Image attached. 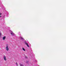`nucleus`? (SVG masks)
Segmentation results:
<instances>
[{
    "label": "nucleus",
    "mask_w": 66,
    "mask_h": 66,
    "mask_svg": "<svg viewBox=\"0 0 66 66\" xmlns=\"http://www.w3.org/2000/svg\"><path fill=\"white\" fill-rule=\"evenodd\" d=\"M1 16H0V18H1Z\"/></svg>",
    "instance_id": "nucleus-14"
},
{
    "label": "nucleus",
    "mask_w": 66,
    "mask_h": 66,
    "mask_svg": "<svg viewBox=\"0 0 66 66\" xmlns=\"http://www.w3.org/2000/svg\"><path fill=\"white\" fill-rule=\"evenodd\" d=\"M25 44L27 45V46L28 47H30V46H29V45H28V44L26 42H25Z\"/></svg>",
    "instance_id": "nucleus-3"
},
{
    "label": "nucleus",
    "mask_w": 66,
    "mask_h": 66,
    "mask_svg": "<svg viewBox=\"0 0 66 66\" xmlns=\"http://www.w3.org/2000/svg\"><path fill=\"white\" fill-rule=\"evenodd\" d=\"M6 38V37L4 36V37H3V40H5V39Z\"/></svg>",
    "instance_id": "nucleus-5"
},
{
    "label": "nucleus",
    "mask_w": 66,
    "mask_h": 66,
    "mask_svg": "<svg viewBox=\"0 0 66 66\" xmlns=\"http://www.w3.org/2000/svg\"><path fill=\"white\" fill-rule=\"evenodd\" d=\"M1 34H2V33L1 32L0 33V36H1Z\"/></svg>",
    "instance_id": "nucleus-9"
},
{
    "label": "nucleus",
    "mask_w": 66,
    "mask_h": 66,
    "mask_svg": "<svg viewBox=\"0 0 66 66\" xmlns=\"http://www.w3.org/2000/svg\"><path fill=\"white\" fill-rule=\"evenodd\" d=\"M3 58L5 61H6V57H5V55L4 56Z\"/></svg>",
    "instance_id": "nucleus-4"
},
{
    "label": "nucleus",
    "mask_w": 66,
    "mask_h": 66,
    "mask_svg": "<svg viewBox=\"0 0 66 66\" xmlns=\"http://www.w3.org/2000/svg\"><path fill=\"white\" fill-rule=\"evenodd\" d=\"M10 32H11V34L13 36L14 35H15V34L11 30L10 31Z\"/></svg>",
    "instance_id": "nucleus-1"
},
{
    "label": "nucleus",
    "mask_w": 66,
    "mask_h": 66,
    "mask_svg": "<svg viewBox=\"0 0 66 66\" xmlns=\"http://www.w3.org/2000/svg\"><path fill=\"white\" fill-rule=\"evenodd\" d=\"M22 50H23L24 51H25V49H24V48H22Z\"/></svg>",
    "instance_id": "nucleus-8"
},
{
    "label": "nucleus",
    "mask_w": 66,
    "mask_h": 66,
    "mask_svg": "<svg viewBox=\"0 0 66 66\" xmlns=\"http://www.w3.org/2000/svg\"><path fill=\"white\" fill-rule=\"evenodd\" d=\"M20 66H24V65H23L20 63Z\"/></svg>",
    "instance_id": "nucleus-6"
},
{
    "label": "nucleus",
    "mask_w": 66,
    "mask_h": 66,
    "mask_svg": "<svg viewBox=\"0 0 66 66\" xmlns=\"http://www.w3.org/2000/svg\"><path fill=\"white\" fill-rule=\"evenodd\" d=\"M21 38V39H22V40H23V38L22 37H20Z\"/></svg>",
    "instance_id": "nucleus-7"
},
{
    "label": "nucleus",
    "mask_w": 66,
    "mask_h": 66,
    "mask_svg": "<svg viewBox=\"0 0 66 66\" xmlns=\"http://www.w3.org/2000/svg\"><path fill=\"white\" fill-rule=\"evenodd\" d=\"M29 63V61H28L27 62V63Z\"/></svg>",
    "instance_id": "nucleus-12"
},
{
    "label": "nucleus",
    "mask_w": 66,
    "mask_h": 66,
    "mask_svg": "<svg viewBox=\"0 0 66 66\" xmlns=\"http://www.w3.org/2000/svg\"><path fill=\"white\" fill-rule=\"evenodd\" d=\"M16 64L17 65H18V64L17 63V62L16 63Z\"/></svg>",
    "instance_id": "nucleus-11"
},
{
    "label": "nucleus",
    "mask_w": 66,
    "mask_h": 66,
    "mask_svg": "<svg viewBox=\"0 0 66 66\" xmlns=\"http://www.w3.org/2000/svg\"><path fill=\"white\" fill-rule=\"evenodd\" d=\"M6 49L7 51H9V47H8V46L7 45L6 46Z\"/></svg>",
    "instance_id": "nucleus-2"
},
{
    "label": "nucleus",
    "mask_w": 66,
    "mask_h": 66,
    "mask_svg": "<svg viewBox=\"0 0 66 66\" xmlns=\"http://www.w3.org/2000/svg\"><path fill=\"white\" fill-rule=\"evenodd\" d=\"M25 58H26V59H28V57L26 56H25Z\"/></svg>",
    "instance_id": "nucleus-10"
},
{
    "label": "nucleus",
    "mask_w": 66,
    "mask_h": 66,
    "mask_svg": "<svg viewBox=\"0 0 66 66\" xmlns=\"http://www.w3.org/2000/svg\"><path fill=\"white\" fill-rule=\"evenodd\" d=\"M2 14H1V13H0V15H1Z\"/></svg>",
    "instance_id": "nucleus-13"
}]
</instances>
